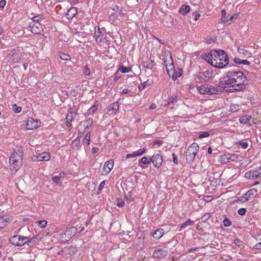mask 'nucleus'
I'll use <instances>...</instances> for the list:
<instances>
[{
  "mask_svg": "<svg viewBox=\"0 0 261 261\" xmlns=\"http://www.w3.org/2000/svg\"><path fill=\"white\" fill-rule=\"evenodd\" d=\"M77 10L75 7L70 8L66 13L67 18L68 19H72L77 13Z\"/></svg>",
  "mask_w": 261,
  "mask_h": 261,
  "instance_id": "412c9836",
  "label": "nucleus"
},
{
  "mask_svg": "<svg viewBox=\"0 0 261 261\" xmlns=\"http://www.w3.org/2000/svg\"><path fill=\"white\" fill-rule=\"evenodd\" d=\"M59 177L62 179V180H63L64 178V177H65V173L64 172H60L59 174Z\"/></svg>",
  "mask_w": 261,
  "mask_h": 261,
  "instance_id": "338daca9",
  "label": "nucleus"
},
{
  "mask_svg": "<svg viewBox=\"0 0 261 261\" xmlns=\"http://www.w3.org/2000/svg\"><path fill=\"white\" fill-rule=\"evenodd\" d=\"M190 10V7L188 5H182L179 10V12L182 15L187 14Z\"/></svg>",
  "mask_w": 261,
  "mask_h": 261,
  "instance_id": "393cba45",
  "label": "nucleus"
},
{
  "mask_svg": "<svg viewBox=\"0 0 261 261\" xmlns=\"http://www.w3.org/2000/svg\"><path fill=\"white\" fill-rule=\"evenodd\" d=\"M83 73L85 75H90V70L88 68L87 66H86L84 67V70H83Z\"/></svg>",
  "mask_w": 261,
  "mask_h": 261,
  "instance_id": "09e8293b",
  "label": "nucleus"
},
{
  "mask_svg": "<svg viewBox=\"0 0 261 261\" xmlns=\"http://www.w3.org/2000/svg\"><path fill=\"white\" fill-rule=\"evenodd\" d=\"M247 211H246V208H240L238 211V214L240 215H244L245 214V213H246Z\"/></svg>",
  "mask_w": 261,
  "mask_h": 261,
  "instance_id": "13d9d810",
  "label": "nucleus"
},
{
  "mask_svg": "<svg viewBox=\"0 0 261 261\" xmlns=\"http://www.w3.org/2000/svg\"><path fill=\"white\" fill-rule=\"evenodd\" d=\"M97 107L95 105H94L88 110V112L90 114H93L95 112L97 111Z\"/></svg>",
  "mask_w": 261,
  "mask_h": 261,
  "instance_id": "8fccbe9b",
  "label": "nucleus"
},
{
  "mask_svg": "<svg viewBox=\"0 0 261 261\" xmlns=\"http://www.w3.org/2000/svg\"><path fill=\"white\" fill-rule=\"evenodd\" d=\"M199 150V145L196 143H193L189 146L186 152V160L190 163L192 162L195 155Z\"/></svg>",
  "mask_w": 261,
  "mask_h": 261,
  "instance_id": "39448f33",
  "label": "nucleus"
},
{
  "mask_svg": "<svg viewBox=\"0 0 261 261\" xmlns=\"http://www.w3.org/2000/svg\"><path fill=\"white\" fill-rule=\"evenodd\" d=\"M47 224V221L40 220L38 221V225L41 228H44Z\"/></svg>",
  "mask_w": 261,
  "mask_h": 261,
  "instance_id": "49530a36",
  "label": "nucleus"
},
{
  "mask_svg": "<svg viewBox=\"0 0 261 261\" xmlns=\"http://www.w3.org/2000/svg\"><path fill=\"white\" fill-rule=\"evenodd\" d=\"M76 113L73 112H69L66 117V124L68 127L71 126V121L75 118Z\"/></svg>",
  "mask_w": 261,
  "mask_h": 261,
  "instance_id": "4468645a",
  "label": "nucleus"
},
{
  "mask_svg": "<svg viewBox=\"0 0 261 261\" xmlns=\"http://www.w3.org/2000/svg\"><path fill=\"white\" fill-rule=\"evenodd\" d=\"M251 117L249 116H243L240 118V122L243 124H246L250 120Z\"/></svg>",
  "mask_w": 261,
  "mask_h": 261,
  "instance_id": "c756f323",
  "label": "nucleus"
},
{
  "mask_svg": "<svg viewBox=\"0 0 261 261\" xmlns=\"http://www.w3.org/2000/svg\"><path fill=\"white\" fill-rule=\"evenodd\" d=\"M114 166V161L113 160H110L107 161L103 167V173L102 174L107 175L112 169Z\"/></svg>",
  "mask_w": 261,
  "mask_h": 261,
  "instance_id": "ddd939ff",
  "label": "nucleus"
},
{
  "mask_svg": "<svg viewBox=\"0 0 261 261\" xmlns=\"http://www.w3.org/2000/svg\"><path fill=\"white\" fill-rule=\"evenodd\" d=\"M220 87L227 92H233L235 91H232V89H236L235 84L233 82V79L230 75H227L226 77L221 80L219 83Z\"/></svg>",
  "mask_w": 261,
  "mask_h": 261,
  "instance_id": "20e7f679",
  "label": "nucleus"
},
{
  "mask_svg": "<svg viewBox=\"0 0 261 261\" xmlns=\"http://www.w3.org/2000/svg\"><path fill=\"white\" fill-rule=\"evenodd\" d=\"M235 144L239 146H240L243 149H246L248 147V143L247 142H244L243 141H239L235 143Z\"/></svg>",
  "mask_w": 261,
  "mask_h": 261,
  "instance_id": "c85d7f7f",
  "label": "nucleus"
},
{
  "mask_svg": "<svg viewBox=\"0 0 261 261\" xmlns=\"http://www.w3.org/2000/svg\"><path fill=\"white\" fill-rule=\"evenodd\" d=\"M257 195V191L256 189L253 188L249 190L245 194V200L248 201L255 197Z\"/></svg>",
  "mask_w": 261,
  "mask_h": 261,
  "instance_id": "2eb2a0df",
  "label": "nucleus"
},
{
  "mask_svg": "<svg viewBox=\"0 0 261 261\" xmlns=\"http://www.w3.org/2000/svg\"><path fill=\"white\" fill-rule=\"evenodd\" d=\"M93 123V120L92 118H89L84 123V126L85 128H87L89 126H91Z\"/></svg>",
  "mask_w": 261,
  "mask_h": 261,
  "instance_id": "a19ab883",
  "label": "nucleus"
},
{
  "mask_svg": "<svg viewBox=\"0 0 261 261\" xmlns=\"http://www.w3.org/2000/svg\"><path fill=\"white\" fill-rule=\"evenodd\" d=\"M30 27L31 28V31L35 34H40L43 31L42 24L39 22H31Z\"/></svg>",
  "mask_w": 261,
  "mask_h": 261,
  "instance_id": "6e6552de",
  "label": "nucleus"
},
{
  "mask_svg": "<svg viewBox=\"0 0 261 261\" xmlns=\"http://www.w3.org/2000/svg\"><path fill=\"white\" fill-rule=\"evenodd\" d=\"M197 89L201 94H219L220 93L219 89L208 84H204L197 87Z\"/></svg>",
  "mask_w": 261,
  "mask_h": 261,
  "instance_id": "423d86ee",
  "label": "nucleus"
},
{
  "mask_svg": "<svg viewBox=\"0 0 261 261\" xmlns=\"http://www.w3.org/2000/svg\"><path fill=\"white\" fill-rule=\"evenodd\" d=\"M134 157H135V156L133 152L132 153L127 154L126 156V159L132 158H134Z\"/></svg>",
  "mask_w": 261,
  "mask_h": 261,
  "instance_id": "774afa93",
  "label": "nucleus"
},
{
  "mask_svg": "<svg viewBox=\"0 0 261 261\" xmlns=\"http://www.w3.org/2000/svg\"><path fill=\"white\" fill-rule=\"evenodd\" d=\"M230 76L233 79L235 84L236 89H232V91H239L243 89L245 87L247 77L242 71H233L231 72Z\"/></svg>",
  "mask_w": 261,
  "mask_h": 261,
  "instance_id": "7ed1b4c3",
  "label": "nucleus"
},
{
  "mask_svg": "<svg viewBox=\"0 0 261 261\" xmlns=\"http://www.w3.org/2000/svg\"><path fill=\"white\" fill-rule=\"evenodd\" d=\"M146 151V149L145 148H143L140 149L137 151H134L133 153L134 154L135 156L136 157L137 156L142 155L144 153H145Z\"/></svg>",
  "mask_w": 261,
  "mask_h": 261,
  "instance_id": "473e14b6",
  "label": "nucleus"
},
{
  "mask_svg": "<svg viewBox=\"0 0 261 261\" xmlns=\"http://www.w3.org/2000/svg\"><path fill=\"white\" fill-rule=\"evenodd\" d=\"M40 122L38 120H34L33 118L28 119L27 123V128L28 129H34L37 128L40 125Z\"/></svg>",
  "mask_w": 261,
  "mask_h": 261,
  "instance_id": "f8f14e48",
  "label": "nucleus"
},
{
  "mask_svg": "<svg viewBox=\"0 0 261 261\" xmlns=\"http://www.w3.org/2000/svg\"><path fill=\"white\" fill-rule=\"evenodd\" d=\"M164 63L165 66L166 65H170L174 63L171 54L169 51H166L165 53Z\"/></svg>",
  "mask_w": 261,
  "mask_h": 261,
  "instance_id": "f3484780",
  "label": "nucleus"
},
{
  "mask_svg": "<svg viewBox=\"0 0 261 261\" xmlns=\"http://www.w3.org/2000/svg\"><path fill=\"white\" fill-rule=\"evenodd\" d=\"M119 70L122 73H127L130 70L128 68L124 67L123 65L120 67Z\"/></svg>",
  "mask_w": 261,
  "mask_h": 261,
  "instance_id": "3c124183",
  "label": "nucleus"
},
{
  "mask_svg": "<svg viewBox=\"0 0 261 261\" xmlns=\"http://www.w3.org/2000/svg\"><path fill=\"white\" fill-rule=\"evenodd\" d=\"M119 109V103L118 102H115L110 105L108 107V111H117Z\"/></svg>",
  "mask_w": 261,
  "mask_h": 261,
  "instance_id": "a878e982",
  "label": "nucleus"
},
{
  "mask_svg": "<svg viewBox=\"0 0 261 261\" xmlns=\"http://www.w3.org/2000/svg\"><path fill=\"white\" fill-rule=\"evenodd\" d=\"M210 133L208 132H201L199 135V138H203L208 137Z\"/></svg>",
  "mask_w": 261,
  "mask_h": 261,
  "instance_id": "c03bdc74",
  "label": "nucleus"
},
{
  "mask_svg": "<svg viewBox=\"0 0 261 261\" xmlns=\"http://www.w3.org/2000/svg\"><path fill=\"white\" fill-rule=\"evenodd\" d=\"M124 204V202L123 200H122L121 199H117L116 205L118 206L121 207L123 206Z\"/></svg>",
  "mask_w": 261,
  "mask_h": 261,
  "instance_id": "864d4df0",
  "label": "nucleus"
},
{
  "mask_svg": "<svg viewBox=\"0 0 261 261\" xmlns=\"http://www.w3.org/2000/svg\"><path fill=\"white\" fill-rule=\"evenodd\" d=\"M50 158L49 153L46 152H42L35 156V158L38 161H47L49 160Z\"/></svg>",
  "mask_w": 261,
  "mask_h": 261,
  "instance_id": "dca6fc26",
  "label": "nucleus"
},
{
  "mask_svg": "<svg viewBox=\"0 0 261 261\" xmlns=\"http://www.w3.org/2000/svg\"><path fill=\"white\" fill-rule=\"evenodd\" d=\"M212 66L223 68L229 63V58L226 53L222 49L214 50L208 54L205 58Z\"/></svg>",
  "mask_w": 261,
  "mask_h": 261,
  "instance_id": "f257e3e1",
  "label": "nucleus"
},
{
  "mask_svg": "<svg viewBox=\"0 0 261 261\" xmlns=\"http://www.w3.org/2000/svg\"><path fill=\"white\" fill-rule=\"evenodd\" d=\"M234 244L239 247H243V243L242 241L238 239H236L234 240Z\"/></svg>",
  "mask_w": 261,
  "mask_h": 261,
  "instance_id": "de8ad7c7",
  "label": "nucleus"
},
{
  "mask_svg": "<svg viewBox=\"0 0 261 261\" xmlns=\"http://www.w3.org/2000/svg\"><path fill=\"white\" fill-rule=\"evenodd\" d=\"M42 16L38 15V16H35L32 18L33 22H38L40 20H41Z\"/></svg>",
  "mask_w": 261,
  "mask_h": 261,
  "instance_id": "6e6d98bb",
  "label": "nucleus"
},
{
  "mask_svg": "<svg viewBox=\"0 0 261 261\" xmlns=\"http://www.w3.org/2000/svg\"><path fill=\"white\" fill-rule=\"evenodd\" d=\"M182 72V69L178 68L176 69H174L172 72H171V76L173 80H176L178 77H180Z\"/></svg>",
  "mask_w": 261,
  "mask_h": 261,
  "instance_id": "6ab92c4d",
  "label": "nucleus"
},
{
  "mask_svg": "<svg viewBox=\"0 0 261 261\" xmlns=\"http://www.w3.org/2000/svg\"><path fill=\"white\" fill-rule=\"evenodd\" d=\"M193 223V222L192 221H191L190 219H189L185 222L183 223L181 225L180 229H185L187 226L191 225Z\"/></svg>",
  "mask_w": 261,
  "mask_h": 261,
  "instance_id": "c9c22d12",
  "label": "nucleus"
},
{
  "mask_svg": "<svg viewBox=\"0 0 261 261\" xmlns=\"http://www.w3.org/2000/svg\"><path fill=\"white\" fill-rule=\"evenodd\" d=\"M255 248L257 250H261V242L257 243L255 245Z\"/></svg>",
  "mask_w": 261,
  "mask_h": 261,
  "instance_id": "69168bd1",
  "label": "nucleus"
},
{
  "mask_svg": "<svg viewBox=\"0 0 261 261\" xmlns=\"http://www.w3.org/2000/svg\"><path fill=\"white\" fill-rule=\"evenodd\" d=\"M154 65L153 61L148 60L143 64V67L146 69H151Z\"/></svg>",
  "mask_w": 261,
  "mask_h": 261,
  "instance_id": "cd10ccee",
  "label": "nucleus"
},
{
  "mask_svg": "<svg viewBox=\"0 0 261 261\" xmlns=\"http://www.w3.org/2000/svg\"><path fill=\"white\" fill-rule=\"evenodd\" d=\"M227 156H228V160L229 162L235 161L238 159V155L234 154V153H229L227 154Z\"/></svg>",
  "mask_w": 261,
  "mask_h": 261,
  "instance_id": "f704fd0d",
  "label": "nucleus"
},
{
  "mask_svg": "<svg viewBox=\"0 0 261 261\" xmlns=\"http://www.w3.org/2000/svg\"><path fill=\"white\" fill-rule=\"evenodd\" d=\"M101 36H103V34L100 31V29L98 28L97 31H95L94 37L96 40H97Z\"/></svg>",
  "mask_w": 261,
  "mask_h": 261,
  "instance_id": "58836bf2",
  "label": "nucleus"
},
{
  "mask_svg": "<svg viewBox=\"0 0 261 261\" xmlns=\"http://www.w3.org/2000/svg\"><path fill=\"white\" fill-rule=\"evenodd\" d=\"M20 239V236L15 235L11 237L9 239V242L12 245L17 246L19 244V240Z\"/></svg>",
  "mask_w": 261,
  "mask_h": 261,
  "instance_id": "5701e85b",
  "label": "nucleus"
},
{
  "mask_svg": "<svg viewBox=\"0 0 261 261\" xmlns=\"http://www.w3.org/2000/svg\"><path fill=\"white\" fill-rule=\"evenodd\" d=\"M151 160L154 166L156 168L160 167L163 163L162 156L159 153L153 155Z\"/></svg>",
  "mask_w": 261,
  "mask_h": 261,
  "instance_id": "9b49d317",
  "label": "nucleus"
},
{
  "mask_svg": "<svg viewBox=\"0 0 261 261\" xmlns=\"http://www.w3.org/2000/svg\"><path fill=\"white\" fill-rule=\"evenodd\" d=\"M234 62L237 64H243L244 65H249L250 62L246 60H241L239 58H236L233 60Z\"/></svg>",
  "mask_w": 261,
  "mask_h": 261,
  "instance_id": "bb28decb",
  "label": "nucleus"
},
{
  "mask_svg": "<svg viewBox=\"0 0 261 261\" xmlns=\"http://www.w3.org/2000/svg\"><path fill=\"white\" fill-rule=\"evenodd\" d=\"M213 77L212 71L206 70L204 72L198 73L195 77V80L197 83L207 82Z\"/></svg>",
  "mask_w": 261,
  "mask_h": 261,
  "instance_id": "0eeeda50",
  "label": "nucleus"
},
{
  "mask_svg": "<svg viewBox=\"0 0 261 261\" xmlns=\"http://www.w3.org/2000/svg\"><path fill=\"white\" fill-rule=\"evenodd\" d=\"M166 69L170 76H171V72H173V70L175 69L174 63L170 65H166Z\"/></svg>",
  "mask_w": 261,
  "mask_h": 261,
  "instance_id": "7c9ffc66",
  "label": "nucleus"
},
{
  "mask_svg": "<svg viewBox=\"0 0 261 261\" xmlns=\"http://www.w3.org/2000/svg\"><path fill=\"white\" fill-rule=\"evenodd\" d=\"M177 100L176 98V97H173L172 96L169 99V101L168 102L167 105L169 106L171 103H174V102H176Z\"/></svg>",
  "mask_w": 261,
  "mask_h": 261,
  "instance_id": "5fc2aeb1",
  "label": "nucleus"
},
{
  "mask_svg": "<svg viewBox=\"0 0 261 261\" xmlns=\"http://www.w3.org/2000/svg\"><path fill=\"white\" fill-rule=\"evenodd\" d=\"M172 156H173V162L175 164H177L178 163V159H177V156L174 153L172 154Z\"/></svg>",
  "mask_w": 261,
  "mask_h": 261,
  "instance_id": "e2e57ef3",
  "label": "nucleus"
},
{
  "mask_svg": "<svg viewBox=\"0 0 261 261\" xmlns=\"http://www.w3.org/2000/svg\"><path fill=\"white\" fill-rule=\"evenodd\" d=\"M238 52L240 54L244 55H246L247 53V50H245L244 48H238Z\"/></svg>",
  "mask_w": 261,
  "mask_h": 261,
  "instance_id": "bf43d9fd",
  "label": "nucleus"
},
{
  "mask_svg": "<svg viewBox=\"0 0 261 261\" xmlns=\"http://www.w3.org/2000/svg\"><path fill=\"white\" fill-rule=\"evenodd\" d=\"M34 240V238H33L31 240H29V238L20 236V239L19 240V244L17 245V246H22L26 243H28L29 246H31L30 244L32 241Z\"/></svg>",
  "mask_w": 261,
  "mask_h": 261,
  "instance_id": "a211bd4d",
  "label": "nucleus"
},
{
  "mask_svg": "<svg viewBox=\"0 0 261 261\" xmlns=\"http://www.w3.org/2000/svg\"><path fill=\"white\" fill-rule=\"evenodd\" d=\"M221 20L224 22H226L229 21V20H232L233 18H236L237 17V15L231 16L229 18L228 16H226V13L224 9L221 11Z\"/></svg>",
  "mask_w": 261,
  "mask_h": 261,
  "instance_id": "aec40b11",
  "label": "nucleus"
},
{
  "mask_svg": "<svg viewBox=\"0 0 261 261\" xmlns=\"http://www.w3.org/2000/svg\"><path fill=\"white\" fill-rule=\"evenodd\" d=\"M23 152L20 148L14 150L10 159V169L12 172L15 173L22 166L23 163Z\"/></svg>",
  "mask_w": 261,
  "mask_h": 261,
  "instance_id": "f03ea898",
  "label": "nucleus"
},
{
  "mask_svg": "<svg viewBox=\"0 0 261 261\" xmlns=\"http://www.w3.org/2000/svg\"><path fill=\"white\" fill-rule=\"evenodd\" d=\"M60 58L63 60H70L71 59L70 56L65 53H61L60 55Z\"/></svg>",
  "mask_w": 261,
  "mask_h": 261,
  "instance_id": "79ce46f5",
  "label": "nucleus"
},
{
  "mask_svg": "<svg viewBox=\"0 0 261 261\" xmlns=\"http://www.w3.org/2000/svg\"><path fill=\"white\" fill-rule=\"evenodd\" d=\"M8 220L3 217H0V228L5 227L8 224Z\"/></svg>",
  "mask_w": 261,
  "mask_h": 261,
  "instance_id": "2f4dec72",
  "label": "nucleus"
},
{
  "mask_svg": "<svg viewBox=\"0 0 261 261\" xmlns=\"http://www.w3.org/2000/svg\"><path fill=\"white\" fill-rule=\"evenodd\" d=\"M12 61L14 63L19 62L20 61V57L19 54L13 53L12 54Z\"/></svg>",
  "mask_w": 261,
  "mask_h": 261,
  "instance_id": "72a5a7b5",
  "label": "nucleus"
},
{
  "mask_svg": "<svg viewBox=\"0 0 261 261\" xmlns=\"http://www.w3.org/2000/svg\"><path fill=\"white\" fill-rule=\"evenodd\" d=\"M164 234V231L163 229H159L156 230L153 234V237L156 239H160Z\"/></svg>",
  "mask_w": 261,
  "mask_h": 261,
  "instance_id": "b1692460",
  "label": "nucleus"
},
{
  "mask_svg": "<svg viewBox=\"0 0 261 261\" xmlns=\"http://www.w3.org/2000/svg\"><path fill=\"white\" fill-rule=\"evenodd\" d=\"M76 229L75 227H72L69 230L66 231L64 233L60 234V237L64 239L65 241H68L75 233Z\"/></svg>",
  "mask_w": 261,
  "mask_h": 261,
  "instance_id": "9d476101",
  "label": "nucleus"
},
{
  "mask_svg": "<svg viewBox=\"0 0 261 261\" xmlns=\"http://www.w3.org/2000/svg\"><path fill=\"white\" fill-rule=\"evenodd\" d=\"M223 223L224 225L226 227L229 226L231 224L230 220L227 218L224 219Z\"/></svg>",
  "mask_w": 261,
  "mask_h": 261,
  "instance_id": "a18cd8bd",
  "label": "nucleus"
},
{
  "mask_svg": "<svg viewBox=\"0 0 261 261\" xmlns=\"http://www.w3.org/2000/svg\"><path fill=\"white\" fill-rule=\"evenodd\" d=\"M84 142L87 145H89L90 143V133L88 132L84 137Z\"/></svg>",
  "mask_w": 261,
  "mask_h": 261,
  "instance_id": "ea45409f",
  "label": "nucleus"
},
{
  "mask_svg": "<svg viewBox=\"0 0 261 261\" xmlns=\"http://www.w3.org/2000/svg\"><path fill=\"white\" fill-rule=\"evenodd\" d=\"M168 254L167 250L163 248H159L155 249L152 254V256L156 258H165Z\"/></svg>",
  "mask_w": 261,
  "mask_h": 261,
  "instance_id": "1a4fd4ad",
  "label": "nucleus"
},
{
  "mask_svg": "<svg viewBox=\"0 0 261 261\" xmlns=\"http://www.w3.org/2000/svg\"><path fill=\"white\" fill-rule=\"evenodd\" d=\"M227 155H228L227 154H224V155H222L221 156L220 160H221V162H222V163L229 162L228 156H227Z\"/></svg>",
  "mask_w": 261,
  "mask_h": 261,
  "instance_id": "37998d69",
  "label": "nucleus"
},
{
  "mask_svg": "<svg viewBox=\"0 0 261 261\" xmlns=\"http://www.w3.org/2000/svg\"><path fill=\"white\" fill-rule=\"evenodd\" d=\"M105 185V181L103 180L101 182V183L100 184V185L99 186L98 190H99V191L102 190V189L104 187Z\"/></svg>",
  "mask_w": 261,
  "mask_h": 261,
  "instance_id": "052dcab7",
  "label": "nucleus"
},
{
  "mask_svg": "<svg viewBox=\"0 0 261 261\" xmlns=\"http://www.w3.org/2000/svg\"><path fill=\"white\" fill-rule=\"evenodd\" d=\"M139 162L144 164L148 165L151 162V158L148 159L146 156H143Z\"/></svg>",
  "mask_w": 261,
  "mask_h": 261,
  "instance_id": "4c0bfd02",
  "label": "nucleus"
},
{
  "mask_svg": "<svg viewBox=\"0 0 261 261\" xmlns=\"http://www.w3.org/2000/svg\"><path fill=\"white\" fill-rule=\"evenodd\" d=\"M6 4V1L5 0H2L0 1V7L4 8Z\"/></svg>",
  "mask_w": 261,
  "mask_h": 261,
  "instance_id": "0e129e2a",
  "label": "nucleus"
},
{
  "mask_svg": "<svg viewBox=\"0 0 261 261\" xmlns=\"http://www.w3.org/2000/svg\"><path fill=\"white\" fill-rule=\"evenodd\" d=\"M13 109L15 113H19L21 110V108L17 106L16 105H14L13 106Z\"/></svg>",
  "mask_w": 261,
  "mask_h": 261,
  "instance_id": "603ef678",
  "label": "nucleus"
},
{
  "mask_svg": "<svg viewBox=\"0 0 261 261\" xmlns=\"http://www.w3.org/2000/svg\"><path fill=\"white\" fill-rule=\"evenodd\" d=\"M51 179L56 185H60L63 181L62 179L60 178L58 175L54 176Z\"/></svg>",
  "mask_w": 261,
  "mask_h": 261,
  "instance_id": "e433bc0d",
  "label": "nucleus"
},
{
  "mask_svg": "<svg viewBox=\"0 0 261 261\" xmlns=\"http://www.w3.org/2000/svg\"><path fill=\"white\" fill-rule=\"evenodd\" d=\"M239 106H237V107L234 105H232L230 106V111L232 112H237L239 110Z\"/></svg>",
  "mask_w": 261,
  "mask_h": 261,
  "instance_id": "4d7b16f0",
  "label": "nucleus"
},
{
  "mask_svg": "<svg viewBox=\"0 0 261 261\" xmlns=\"http://www.w3.org/2000/svg\"><path fill=\"white\" fill-rule=\"evenodd\" d=\"M245 177L250 179L257 178L258 177V172L256 170L247 171L245 174Z\"/></svg>",
  "mask_w": 261,
  "mask_h": 261,
  "instance_id": "4be33fe9",
  "label": "nucleus"
},
{
  "mask_svg": "<svg viewBox=\"0 0 261 261\" xmlns=\"http://www.w3.org/2000/svg\"><path fill=\"white\" fill-rule=\"evenodd\" d=\"M193 15L194 16V20L195 21L198 20L200 16V14L198 13L197 12L194 13Z\"/></svg>",
  "mask_w": 261,
  "mask_h": 261,
  "instance_id": "680f3d73",
  "label": "nucleus"
}]
</instances>
